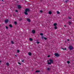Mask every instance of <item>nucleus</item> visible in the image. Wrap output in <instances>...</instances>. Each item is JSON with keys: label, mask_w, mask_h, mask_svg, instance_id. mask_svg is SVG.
Listing matches in <instances>:
<instances>
[{"label": "nucleus", "mask_w": 74, "mask_h": 74, "mask_svg": "<svg viewBox=\"0 0 74 74\" xmlns=\"http://www.w3.org/2000/svg\"><path fill=\"white\" fill-rule=\"evenodd\" d=\"M28 55L29 56H31V55H32V53H31L30 52H29L28 53Z\"/></svg>", "instance_id": "obj_11"}, {"label": "nucleus", "mask_w": 74, "mask_h": 74, "mask_svg": "<svg viewBox=\"0 0 74 74\" xmlns=\"http://www.w3.org/2000/svg\"><path fill=\"white\" fill-rule=\"evenodd\" d=\"M56 25H57V24L56 23H55L53 24V26H56Z\"/></svg>", "instance_id": "obj_10"}, {"label": "nucleus", "mask_w": 74, "mask_h": 74, "mask_svg": "<svg viewBox=\"0 0 74 74\" xmlns=\"http://www.w3.org/2000/svg\"><path fill=\"white\" fill-rule=\"evenodd\" d=\"M40 72V71H36V73H39Z\"/></svg>", "instance_id": "obj_13"}, {"label": "nucleus", "mask_w": 74, "mask_h": 74, "mask_svg": "<svg viewBox=\"0 0 74 74\" xmlns=\"http://www.w3.org/2000/svg\"><path fill=\"white\" fill-rule=\"evenodd\" d=\"M40 12H41V13H42V10H40Z\"/></svg>", "instance_id": "obj_28"}, {"label": "nucleus", "mask_w": 74, "mask_h": 74, "mask_svg": "<svg viewBox=\"0 0 74 74\" xmlns=\"http://www.w3.org/2000/svg\"><path fill=\"white\" fill-rule=\"evenodd\" d=\"M29 40L30 41H33V39L31 38H29Z\"/></svg>", "instance_id": "obj_12"}, {"label": "nucleus", "mask_w": 74, "mask_h": 74, "mask_svg": "<svg viewBox=\"0 0 74 74\" xmlns=\"http://www.w3.org/2000/svg\"><path fill=\"white\" fill-rule=\"evenodd\" d=\"M17 23L16 22H14V24H15L16 25V24Z\"/></svg>", "instance_id": "obj_25"}, {"label": "nucleus", "mask_w": 74, "mask_h": 74, "mask_svg": "<svg viewBox=\"0 0 74 74\" xmlns=\"http://www.w3.org/2000/svg\"><path fill=\"white\" fill-rule=\"evenodd\" d=\"M6 29H8V27H7V26H6Z\"/></svg>", "instance_id": "obj_36"}, {"label": "nucleus", "mask_w": 74, "mask_h": 74, "mask_svg": "<svg viewBox=\"0 0 74 74\" xmlns=\"http://www.w3.org/2000/svg\"><path fill=\"white\" fill-rule=\"evenodd\" d=\"M9 26L10 27H12V25H10Z\"/></svg>", "instance_id": "obj_21"}, {"label": "nucleus", "mask_w": 74, "mask_h": 74, "mask_svg": "<svg viewBox=\"0 0 74 74\" xmlns=\"http://www.w3.org/2000/svg\"><path fill=\"white\" fill-rule=\"evenodd\" d=\"M6 65L7 66H9V63H6Z\"/></svg>", "instance_id": "obj_16"}, {"label": "nucleus", "mask_w": 74, "mask_h": 74, "mask_svg": "<svg viewBox=\"0 0 74 74\" xmlns=\"http://www.w3.org/2000/svg\"><path fill=\"white\" fill-rule=\"evenodd\" d=\"M64 27H66V25H64Z\"/></svg>", "instance_id": "obj_38"}, {"label": "nucleus", "mask_w": 74, "mask_h": 74, "mask_svg": "<svg viewBox=\"0 0 74 74\" xmlns=\"http://www.w3.org/2000/svg\"><path fill=\"white\" fill-rule=\"evenodd\" d=\"M40 36H42V35H43V34H42V33H41L40 34Z\"/></svg>", "instance_id": "obj_24"}, {"label": "nucleus", "mask_w": 74, "mask_h": 74, "mask_svg": "<svg viewBox=\"0 0 74 74\" xmlns=\"http://www.w3.org/2000/svg\"><path fill=\"white\" fill-rule=\"evenodd\" d=\"M29 11H30L29 9L28 8L26 9L25 11L24 12V14H25V15H27V12H29Z\"/></svg>", "instance_id": "obj_2"}, {"label": "nucleus", "mask_w": 74, "mask_h": 74, "mask_svg": "<svg viewBox=\"0 0 74 74\" xmlns=\"http://www.w3.org/2000/svg\"><path fill=\"white\" fill-rule=\"evenodd\" d=\"M5 23H7L8 22V20L6 19L5 20Z\"/></svg>", "instance_id": "obj_5"}, {"label": "nucleus", "mask_w": 74, "mask_h": 74, "mask_svg": "<svg viewBox=\"0 0 74 74\" xmlns=\"http://www.w3.org/2000/svg\"><path fill=\"white\" fill-rule=\"evenodd\" d=\"M44 38V37H43V36H42V39H43V38Z\"/></svg>", "instance_id": "obj_33"}, {"label": "nucleus", "mask_w": 74, "mask_h": 74, "mask_svg": "<svg viewBox=\"0 0 74 74\" xmlns=\"http://www.w3.org/2000/svg\"><path fill=\"white\" fill-rule=\"evenodd\" d=\"M52 14V12L51 11H49V14H50V15H51V14Z\"/></svg>", "instance_id": "obj_8"}, {"label": "nucleus", "mask_w": 74, "mask_h": 74, "mask_svg": "<svg viewBox=\"0 0 74 74\" xmlns=\"http://www.w3.org/2000/svg\"><path fill=\"white\" fill-rule=\"evenodd\" d=\"M18 8H19V9L21 8V6L20 5H18Z\"/></svg>", "instance_id": "obj_7"}, {"label": "nucleus", "mask_w": 74, "mask_h": 74, "mask_svg": "<svg viewBox=\"0 0 74 74\" xmlns=\"http://www.w3.org/2000/svg\"><path fill=\"white\" fill-rule=\"evenodd\" d=\"M49 57H50V55H49V56H48V58H49Z\"/></svg>", "instance_id": "obj_32"}, {"label": "nucleus", "mask_w": 74, "mask_h": 74, "mask_svg": "<svg viewBox=\"0 0 74 74\" xmlns=\"http://www.w3.org/2000/svg\"><path fill=\"white\" fill-rule=\"evenodd\" d=\"M44 39H45V40H47V38H46L45 37H44Z\"/></svg>", "instance_id": "obj_29"}, {"label": "nucleus", "mask_w": 74, "mask_h": 74, "mask_svg": "<svg viewBox=\"0 0 74 74\" xmlns=\"http://www.w3.org/2000/svg\"><path fill=\"white\" fill-rule=\"evenodd\" d=\"M1 62V61H0V63Z\"/></svg>", "instance_id": "obj_39"}, {"label": "nucleus", "mask_w": 74, "mask_h": 74, "mask_svg": "<svg viewBox=\"0 0 74 74\" xmlns=\"http://www.w3.org/2000/svg\"><path fill=\"white\" fill-rule=\"evenodd\" d=\"M47 70H50V68H47Z\"/></svg>", "instance_id": "obj_23"}, {"label": "nucleus", "mask_w": 74, "mask_h": 74, "mask_svg": "<svg viewBox=\"0 0 74 74\" xmlns=\"http://www.w3.org/2000/svg\"><path fill=\"white\" fill-rule=\"evenodd\" d=\"M32 32L33 33H35L36 32H35V31L34 30H33L32 31Z\"/></svg>", "instance_id": "obj_9"}, {"label": "nucleus", "mask_w": 74, "mask_h": 74, "mask_svg": "<svg viewBox=\"0 0 74 74\" xmlns=\"http://www.w3.org/2000/svg\"><path fill=\"white\" fill-rule=\"evenodd\" d=\"M67 63L68 64H69V63H70V61H67Z\"/></svg>", "instance_id": "obj_22"}, {"label": "nucleus", "mask_w": 74, "mask_h": 74, "mask_svg": "<svg viewBox=\"0 0 74 74\" xmlns=\"http://www.w3.org/2000/svg\"><path fill=\"white\" fill-rule=\"evenodd\" d=\"M67 40L68 41H69V39H68V40Z\"/></svg>", "instance_id": "obj_37"}, {"label": "nucleus", "mask_w": 74, "mask_h": 74, "mask_svg": "<svg viewBox=\"0 0 74 74\" xmlns=\"http://www.w3.org/2000/svg\"><path fill=\"white\" fill-rule=\"evenodd\" d=\"M27 21L28 22H30V20L29 18H27Z\"/></svg>", "instance_id": "obj_6"}, {"label": "nucleus", "mask_w": 74, "mask_h": 74, "mask_svg": "<svg viewBox=\"0 0 74 74\" xmlns=\"http://www.w3.org/2000/svg\"><path fill=\"white\" fill-rule=\"evenodd\" d=\"M16 12H18V10H16Z\"/></svg>", "instance_id": "obj_35"}, {"label": "nucleus", "mask_w": 74, "mask_h": 74, "mask_svg": "<svg viewBox=\"0 0 74 74\" xmlns=\"http://www.w3.org/2000/svg\"><path fill=\"white\" fill-rule=\"evenodd\" d=\"M54 55L56 57H59L60 56V55L58 53H55L54 54Z\"/></svg>", "instance_id": "obj_3"}, {"label": "nucleus", "mask_w": 74, "mask_h": 74, "mask_svg": "<svg viewBox=\"0 0 74 74\" xmlns=\"http://www.w3.org/2000/svg\"><path fill=\"white\" fill-rule=\"evenodd\" d=\"M12 44H14V42L13 41H11Z\"/></svg>", "instance_id": "obj_18"}, {"label": "nucleus", "mask_w": 74, "mask_h": 74, "mask_svg": "<svg viewBox=\"0 0 74 74\" xmlns=\"http://www.w3.org/2000/svg\"><path fill=\"white\" fill-rule=\"evenodd\" d=\"M22 62H24V60H22Z\"/></svg>", "instance_id": "obj_31"}, {"label": "nucleus", "mask_w": 74, "mask_h": 74, "mask_svg": "<svg viewBox=\"0 0 74 74\" xmlns=\"http://www.w3.org/2000/svg\"><path fill=\"white\" fill-rule=\"evenodd\" d=\"M69 19H71V17H69L68 18Z\"/></svg>", "instance_id": "obj_26"}, {"label": "nucleus", "mask_w": 74, "mask_h": 74, "mask_svg": "<svg viewBox=\"0 0 74 74\" xmlns=\"http://www.w3.org/2000/svg\"><path fill=\"white\" fill-rule=\"evenodd\" d=\"M57 12L58 14H60V12H59V11H57Z\"/></svg>", "instance_id": "obj_15"}, {"label": "nucleus", "mask_w": 74, "mask_h": 74, "mask_svg": "<svg viewBox=\"0 0 74 74\" xmlns=\"http://www.w3.org/2000/svg\"><path fill=\"white\" fill-rule=\"evenodd\" d=\"M48 64H51L53 63V61L52 60L50 59L47 61Z\"/></svg>", "instance_id": "obj_1"}, {"label": "nucleus", "mask_w": 74, "mask_h": 74, "mask_svg": "<svg viewBox=\"0 0 74 74\" xmlns=\"http://www.w3.org/2000/svg\"><path fill=\"white\" fill-rule=\"evenodd\" d=\"M18 63L19 64H21V63L19 62H18Z\"/></svg>", "instance_id": "obj_34"}, {"label": "nucleus", "mask_w": 74, "mask_h": 74, "mask_svg": "<svg viewBox=\"0 0 74 74\" xmlns=\"http://www.w3.org/2000/svg\"><path fill=\"white\" fill-rule=\"evenodd\" d=\"M2 1H3V0H2Z\"/></svg>", "instance_id": "obj_40"}, {"label": "nucleus", "mask_w": 74, "mask_h": 74, "mask_svg": "<svg viewBox=\"0 0 74 74\" xmlns=\"http://www.w3.org/2000/svg\"><path fill=\"white\" fill-rule=\"evenodd\" d=\"M62 49L63 50H66V48H62Z\"/></svg>", "instance_id": "obj_17"}, {"label": "nucleus", "mask_w": 74, "mask_h": 74, "mask_svg": "<svg viewBox=\"0 0 74 74\" xmlns=\"http://www.w3.org/2000/svg\"><path fill=\"white\" fill-rule=\"evenodd\" d=\"M68 23H69V25H70V24H71V23L70 22V21Z\"/></svg>", "instance_id": "obj_20"}, {"label": "nucleus", "mask_w": 74, "mask_h": 74, "mask_svg": "<svg viewBox=\"0 0 74 74\" xmlns=\"http://www.w3.org/2000/svg\"><path fill=\"white\" fill-rule=\"evenodd\" d=\"M68 1V0H66L65 1V3H67Z\"/></svg>", "instance_id": "obj_19"}, {"label": "nucleus", "mask_w": 74, "mask_h": 74, "mask_svg": "<svg viewBox=\"0 0 74 74\" xmlns=\"http://www.w3.org/2000/svg\"><path fill=\"white\" fill-rule=\"evenodd\" d=\"M69 48L70 50H71V49H73V47L71 46H69Z\"/></svg>", "instance_id": "obj_4"}, {"label": "nucleus", "mask_w": 74, "mask_h": 74, "mask_svg": "<svg viewBox=\"0 0 74 74\" xmlns=\"http://www.w3.org/2000/svg\"><path fill=\"white\" fill-rule=\"evenodd\" d=\"M37 44H38L39 43H40V42H37Z\"/></svg>", "instance_id": "obj_30"}, {"label": "nucleus", "mask_w": 74, "mask_h": 74, "mask_svg": "<svg viewBox=\"0 0 74 74\" xmlns=\"http://www.w3.org/2000/svg\"><path fill=\"white\" fill-rule=\"evenodd\" d=\"M17 52H18V53H19V50H17Z\"/></svg>", "instance_id": "obj_27"}, {"label": "nucleus", "mask_w": 74, "mask_h": 74, "mask_svg": "<svg viewBox=\"0 0 74 74\" xmlns=\"http://www.w3.org/2000/svg\"><path fill=\"white\" fill-rule=\"evenodd\" d=\"M54 28L55 29H58V28L57 27H56V26H55L54 27Z\"/></svg>", "instance_id": "obj_14"}]
</instances>
